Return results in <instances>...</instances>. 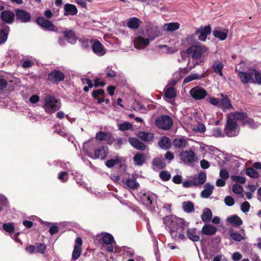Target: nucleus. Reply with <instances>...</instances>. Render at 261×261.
I'll return each mask as SVG.
<instances>
[{"instance_id":"14","label":"nucleus","mask_w":261,"mask_h":261,"mask_svg":"<svg viewBox=\"0 0 261 261\" xmlns=\"http://www.w3.org/2000/svg\"><path fill=\"white\" fill-rule=\"evenodd\" d=\"M211 33V28L210 26H206L197 30L195 32V35H198L199 40L204 42L206 41L207 36L210 35Z\"/></svg>"},{"instance_id":"62","label":"nucleus","mask_w":261,"mask_h":261,"mask_svg":"<svg viewBox=\"0 0 261 261\" xmlns=\"http://www.w3.org/2000/svg\"><path fill=\"white\" fill-rule=\"evenodd\" d=\"M59 179L63 182H65L68 179V174L66 172H61L58 175Z\"/></svg>"},{"instance_id":"64","label":"nucleus","mask_w":261,"mask_h":261,"mask_svg":"<svg viewBox=\"0 0 261 261\" xmlns=\"http://www.w3.org/2000/svg\"><path fill=\"white\" fill-rule=\"evenodd\" d=\"M224 201L225 204L229 206L233 205L234 203L233 198L229 196H227L225 197Z\"/></svg>"},{"instance_id":"51","label":"nucleus","mask_w":261,"mask_h":261,"mask_svg":"<svg viewBox=\"0 0 261 261\" xmlns=\"http://www.w3.org/2000/svg\"><path fill=\"white\" fill-rule=\"evenodd\" d=\"M232 190L236 194H241L243 191V188L242 186L235 184L232 186Z\"/></svg>"},{"instance_id":"43","label":"nucleus","mask_w":261,"mask_h":261,"mask_svg":"<svg viewBox=\"0 0 261 261\" xmlns=\"http://www.w3.org/2000/svg\"><path fill=\"white\" fill-rule=\"evenodd\" d=\"M9 31L8 27L0 30V44L4 43L7 40Z\"/></svg>"},{"instance_id":"7","label":"nucleus","mask_w":261,"mask_h":261,"mask_svg":"<svg viewBox=\"0 0 261 261\" xmlns=\"http://www.w3.org/2000/svg\"><path fill=\"white\" fill-rule=\"evenodd\" d=\"M97 238L99 240L100 243L106 245H110L107 248V251L110 252L114 251L113 244H115L113 237L108 233H101L97 235Z\"/></svg>"},{"instance_id":"40","label":"nucleus","mask_w":261,"mask_h":261,"mask_svg":"<svg viewBox=\"0 0 261 261\" xmlns=\"http://www.w3.org/2000/svg\"><path fill=\"white\" fill-rule=\"evenodd\" d=\"M145 158L144 154L142 153H137L134 156L135 164L138 166L142 165L145 162Z\"/></svg>"},{"instance_id":"20","label":"nucleus","mask_w":261,"mask_h":261,"mask_svg":"<svg viewBox=\"0 0 261 261\" xmlns=\"http://www.w3.org/2000/svg\"><path fill=\"white\" fill-rule=\"evenodd\" d=\"M48 79L49 81L56 82L62 81L64 79V74L59 70H54L48 74Z\"/></svg>"},{"instance_id":"46","label":"nucleus","mask_w":261,"mask_h":261,"mask_svg":"<svg viewBox=\"0 0 261 261\" xmlns=\"http://www.w3.org/2000/svg\"><path fill=\"white\" fill-rule=\"evenodd\" d=\"M153 164L159 168H163L165 166L163 160L160 158H156L153 161Z\"/></svg>"},{"instance_id":"1","label":"nucleus","mask_w":261,"mask_h":261,"mask_svg":"<svg viewBox=\"0 0 261 261\" xmlns=\"http://www.w3.org/2000/svg\"><path fill=\"white\" fill-rule=\"evenodd\" d=\"M164 224L168 228L172 238L176 241L185 240V227L189 226V223L183 219L173 216H166L164 219Z\"/></svg>"},{"instance_id":"15","label":"nucleus","mask_w":261,"mask_h":261,"mask_svg":"<svg viewBox=\"0 0 261 261\" xmlns=\"http://www.w3.org/2000/svg\"><path fill=\"white\" fill-rule=\"evenodd\" d=\"M82 242V240L81 238L76 239L74 249L72 253V259L76 260L80 257L81 254V246Z\"/></svg>"},{"instance_id":"32","label":"nucleus","mask_w":261,"mask_h":261,"mask_svg":"<svg viewBox=\"0 0 261 261\" xmlns=\"http://www.w3.org/2000/svg\"><path fill=\"white\" fill-rule=\"evenodd\" d=\"M141 21L136 17H133L127 22V27L130 29H137L140 24Z\"/></svg>"},{"instance_id":"25","label":"nucleus","mask_w":261,"mask_h":261,"mask_svg":"<svg viewBox=\"0 0 261 261\" xmlns=\"http://www.w3.org/2000/svg\"><path fill=\"white\" fill-rule=\"evenodd\" d=\"M137 136L141 140L150 142L152 141L153 139V134L149 132L141 131L138 133Z\"/></svg>"},{"instance_id":"38","label":"nucleus","mask_w":261,"mask_h":261,"mask_svg":"<svg viewBox=\"0 0 261 261\" xmlns=\"http://www.w3.org/2000/svg\"><path fill=\"white\" fill-rule=\"evenodd\" d=\"M194 181L196 183V186H201L203 185L206 180V173L204 172H200L197 178H193Z\"/></svg>"},{"instance_id":"44","label":"nucleus","mask_w":261,"mask_h":261,"mask_svg":"<svg viewBox=\"0 0 261 261\" xmlns=\"http://www.w3.org/2000/svg\"><path fill=\"white\" fill-rule=\"evenodd\" d=\"M227 221L237 226H240L242 224V220L237 216L229 217L227 219Z\"/></svg>"},{"instance_id":"55","label":"nucleus","mask_w":261,"mask_h":261,"mask_svg":"<svg viewBox=\"0 0 261 261\" xmlns=\"http://www.w3.org/2000/svg\"><path fill=\"white\" fill-rule=\"evenodd\" d=\"M230 236L232 239L238 242H240L244 239L241 234L237 232H232Z\"/></svg>"},{"instance_id":"3","label":"nucleus","mask_w":261,"mask_h":261,"mask_svg":"<svg viewBox=\"0 0 261 261\" xmlns=\"http://www.w3.org/2000/svg\"><path fill=\"white\" fill-rule=\"evenodd\" d=\"M94 143L91 141L86 142L83 145V149L85 151L87 155L94 159H100L101 160L104 159L108 153V149L107 147L101 146L96 149L94 153V156L91 152H90L89 147L90 146H93Z\"/></svg>"},{"instance_id":"10","label":"nucleus","mask_w":261,"mask_h":261,"mask_svg":"<svg viewBox=\"0 0 261 261\" xmlns=\"http://www.w3.org/2000/svg\"><path fill=\"white\" fill-rule=\"evenodd\" d=\"M151 40L141 36H137L134 39V47L137 49H145L148 46Z\"/></svg>"},{"instance_id":"54","label":"nucleus","mask_w":261,"mask_h":261,"mask_svg":"<svg viewBox=\"0 0 261 261\" xmlns=\"http://www.w3.org/2000/svg\"><path fill=\"white\" fill-rule=\"evenodd\" d=\"M119 162L120 161L118 158L115 159H111L107 161L106 165L109 168H112L114 167L116 164L119 163Z\"/></svg>"},{"instance_id":"61","label":"nucleus","mask_w":261,"mask_h":261,"mask_svg":"<svg viewBox=\"0 0 261 261\" xmlns=\"http://www.w3.org/2000/svg\"><path fill=\"white\" fill-rule=\"evenodd\" d=\"M208 102L213 106L219 107V105L220 104V98L211 97L209 98Z\"/></svg>"},{"instance_id":"17","label":"nucleus","mask_w":261,"mask_h":261,"mask_svg":"<svg viewBox=\"0 0 261 261\" xmlns=\"http://www.w3.org/2000/svg\"><path fill=\"white\" fill-rule=\"evenodd\" d=\"M176 96V93L175 89L172 87H167L165 88V97L166 100L171 103L172 105H175L174 100L172 99Z\"/></svg>"},{"instance_id":"24","label":"nucleus","mask_w":261,"mask_h":261,"mask_svg":"<svg viewBox=\"0 0 261 261\" xmlns=\"http://www.w3.org/2000/svg\"><path fill=\"white\" fill-rule=\"evenodd\" d=\"M92 48L94 53L99 56H103L106 53V49L99 41L93 43Z\"/></svg>"},{"instance_id":"6","label":"nucleus","mask_w":261,"mask_h":261,"mask_svg":"<svg viewBox=\"0 0 261 261\" xmlns=\"http://www.w3.org/2000/svg\"><path fill=\"white\" fill-rule=\"evenodd\" d=\"M228 118L232 119L236 122V120L242 121L244 125L249 126L251 128H256L258 126L257 124L254 123L253 119L248 118L245 113H230L228 116Z\"/></svg>"},{"instance_id":"33","label":"nucleus","mask_w":261,"mask_h":261,"mask_svg":"<svg viewBox=\"0 0 261 261\" xmlns=\"http://www.w3.org/2000/svg\"><path fill=\"white\" fill-rule=\"evenodd\" d=\"M214 36L221 40H224L226 39L228 35V30L221 31L220 30H216L213 31Z\"/></svg>"},{"instance_id":"27","label":"nucleus","mask_w":261,"mask_h":261,"mask_svg":"<svg viewBox=\"0 0 261 261\" xmlns=\"http://www.w3.org/2000/svg\"><path fill=\"white\" fill-rule=\"evenodd\" d=\"M173 144L176 148H183L188 145V140L185 138H177L173 140Z\"/></svg>"},{"instance_id":"4","label":"nucleus","mask_w":261,"mask_h":261,"mask_svg":"<svg viewBox=\"0 0 261 261\" xmlns=\"http://www.w3.org/2000/svg\"><path fill=\"white\" fill-rule=\"evenodd\" d=\"M43 108L45 112L48 114H52L59 109L61 107L60 102L55 97L48 95L44 100Z\"/></svg>"},{"instance_id":"23","label":"nucleus","mask_w":261,"mask_h":261,"mask_svg":"<svg viewBox=\"0 0 261 261\" xmlns=\"http://www.w3.org/2000/svg\"><path fill=\"white\" fill-rule=\"evenodd\" d=\"M128 141L131 145L137 149L143 150L146 148V146L145 144L136 138L130 137Z\"/></svg>"},{"instance_id":"35","label":"nucleus","mask_w":261,"mask_h":261,"mask_svg":"<svg viewBox=\"0 0 261 261\" xmlns=\"http://www.w3.org/2000/svg\"><path fill=\"white\" fill-rule=\"evenodd\" d=\"M196 40L195 35H189L181 40V45L187 46L195 43Z\"/></svg>"},{"instance_id":"41","label":"nucleus","mask_w":261,"mask_h":261,"mask_svg":"<svg viewBox=\"0 0 261 261\" xmlns=\"http://www.w3.org/2000/svg\"><path fill=\"white\" fill-rule=\"evenodd\" d=\"M152 196L147 194H143L141 197V201L143 204L149 206L152 203Z\"/></svg>"},{"instance_id":"8","label":"nucleus","mask_w":261,"mask_h":261,"mask_svg":"<svg viewBox=\"0 0 261 261\" xmlns=\"http://www.w3.org/2000/svg\"><path fill=\"white\" fill-rule=\"evenodd\" d=\"M224 131L228 137H232L238 135L239 128L234 120L228 118L227 124Z\"/></svg>"},{"instance_id":"30","label":"nucleus","mask_w":261,"mask_h":261,"mask_svg":"<svg viewBox=\"0 0 261 261\" xmlns=\"http://www.w3.org/2000/svg\"><path fill=\"white\" fill-rule=\"evenodd\" d=\"M214 186L209 183H206L204 186V189L202 191L201 196L203 198H208L212 194Z\"/></svg>"},{"instance_id":"50","label":"nucleus","mask_w":261,"mask_h":261,"mask_svg":"<svg viewBox=\"0 0 261 261\" xmlns=\"http://www.w3.org/2000/svg\"><path fill=\"white\" fill-rule=\"evenodd\" d=\"M231 178L233 181L242 184L246 182V178L243 176L232 175L231 176Z\"/></svg>"},{"instance_id":"28","label":"nucleus","mask_w":261,"mask_h":261,"mask_svg":"<svg viewBox=\"0 0 261 261\" xmlns=\"http://www.w3.org/2000/svg\"><path fill=\"white\" fill-rule=\"evenodd\" d=\"M223 66L222 62L219 60L215 61L212 65L215 72L221 76H223L222 69Z\"/></svg>"},{"instance_id":"48","label":"nucleus","mask_w":261,"mask_h":261,"mask_svg":"<svg viewBox=\"0 0 261 261\" xmlns=\"http://www.w3.org/2000/svg\"><path fill=\"white\" fill-rule=\"evenodd\" d=\"M246 172L248 176L254 178L258 177L259 175L258 173L252 168H247Z\"/></svg>"},{"instance_id":"16","label":"nucleus","mask_w":261,"mask_h":261,"mask_svg":"<svg viewBox=\"0 0 261 261\" xmlns=\"http://www.w3.org/2000/svg\"><path fill=\"white\" fill-rule=\"evenodd\" d=\"M14 13L10 10L3 11L1 14V19L6 23H12L14 20Z\"/></svg>"},{"instance_id":"45","label":"nucleus","mask_w":261,"mask_h":261,"mask_svg":"<svg viewBox=\"0 0 261 261\" xmlns=\"http://www.w3.org/2000/svg\"><path fill=\"white\" fill-rule=\"evenodd\" d=\"M126 184L129 188L132 189H136L139 187V184L136 180L132 179H128Z\"/></svg>"},{"instance_id":"2","label":"nucleus","mask_w":261,"mask_h":261,"mask_svg":"<svg viewBox=\"0 0 261 261\" xmlns=\"http://www.w3.org/2000/svg\"><path fill=\"white\" fill-rule=\"evenodd\" d=\"M238 76L243 84L251 83L261 84V73L256 70L250 69L247 72L239 71Z\"/></svg>"},{"instance_id":"59","label":"nucleus","mask_w":261,"mask_h":261,"mask_svg":"<svg viewBox=\"0 0 261 261\" xmlns=\"http://www.w3.org/2000/svg\"><path fill=\"white\" fill-rule=\"evenodd\" d=\"M250 204L247 201L244 202L241 205V211L244 213H247L250 209Z\"/></svg>"},{"instance_id":"42","label":"nucleus","mask_w":261,"mask_h":261,"mask_svg":"<svg viewBox=\"0 0 261 261\" xmlns=\"http://www.w3.org/2000/svg\"><path fill=\"white\" fill-rule=\"evenodd\" d=\"M64 33L65 37L69 43L73 44L76 42V39L73 31H66Z\"/></svg>"},{"instance_id":"36","label":"nucleus","mask_w":261,"mask_h":261,"mask_svg":"<svg viewBox=\"0 0 261 261\" xmlns=\"http://www.w3.org/2000/svg\"><path fill=\"white\" fill-rule=\"evenodd\" d=\"M182 207L184 212L187 213H190L194 211V204L190 201L184 202Z\"/></svg>"},{"instance_id":"5","label":"nucleus","mask_w":261,"mask_h":261,"mask_svg":"<svg viewBox=\"0 0 261 261\" xmlns=\"http://www.w3.org/2000/svg\"><path fill=\"white\" fill-rule=\"evenodd\" d=\"M187 52L191 56L192 58L199 59L202 56H207L209 51L205 46L193 45L188 48Z\"/></svg>"},{"instance_id":"34","label":"nucleus","mask_w":261,"mask_h":261,"mask_svg":"<svg viewBox=\"0 0 261 261\" xmlns=\"http://www.w3.org/2000/svg\"><path fill=\"white\" fill-rule=\"evenodd\" d=\"M159 145L162 149H168L171 146L170 140L167 137H163L159 142Z\"/></svg>"},{"instance_id":"31","label":"nucleus","mask_w":261,"mask_h":261,"mask_svg":"<svg viewBox=\"0 0 261 261\" xmlns=\"http://www.w3.org/2000/svg\"><path fill=\"white\" fill-rule=\"evenodd\" d=\"M212 212L208 208L204 209L202 214L201 216V218L204 222H208L212 218Z\"/></svg>"},{"instance_id":"49","label":"nucleus","mask_w":261,"mask_h":261,"mask_svg":"<svg viewBox=\"0 0 261 261\" xmlns=\"http://www.w3.org/2000/svg\"><path fill=\"white\" fill-rule=\"evenodd\" d=\"M4 230L9 233H12L14 230V226L12 223H4L3 225Z\"/></svg>"},{"instance_id":"58","label":"nucleus","mask_w":261,"mask_h":261,"mask_svg":"<svg viewBox=\"0 0 261 261\" xmlns=\"http://www.w3.org/2000/svg\"><path fill=\"white\" fill-rule=\"evenodd\" d=\"M84 81L86 82V84L88 85V87L85 86L84 88V90L85 92H87V91H88L89 89H91L93 87V84H92L91 81L90 80H89L88 79H82V82L84 84H85Z\"/></svg>"},{"instance_id":"11","label":"nucleus","mask_w":261,"mask_h":261,"mask_svg":"<svg viewBox=\"0 0 261 261\" xmlns=\"http://www.w3.org/2000/svg\"><path fill=\"white\" fill-rule=\"evenodd\" d=\"M156 126L163 129H169L172 125V120L168 116H162L155 122Z\"/></svg>"},{"instance_id":"21","label":"nucleus","mask_w":261,"mask_h":261,"mask_svg":"<svg viewBox=\"0 0 261 261\" xmlns=\"http://www.w3.org/2000/svg\"><path fill=\"white\" fill-rule=\"evenodd\" d=\"M187 236L188 238L193 242H197L199 240L200 237L196 228H189L187 230Z\"/></svg>"},{"instance_id":"37","label":"nucleus","mask_w":261,"mask_h":261,"mask_svg":"<svg viewBox=\"0 0 261 261\" xmlns=\"http://www.w3.org/2000/svg\"><path fill=\"white\" fill-rule=\"evenodd\" d=\"M204 77V74H199L198 73H192L187 76L184 81V84L189 83L192 81L199 80Z\"/></svg>"},{"instance_id":"12","label":"nucleus","mask_w":261,"mask_h":261,"mask_svg":"<svg viewBox=\"0 0 261 261\" xmlns=\"http://www.w3.org/2000/svg\"><path fill=\"white\" fill-rule=\"evenodd\" d=\"M190 94L193 98L199 100L204 98L206 96L207 92L201 87H195L190 90Z\"/></svg>"},{"instance_id":"9","label":"nucleus","mask_w":261,"mask_h":261,"mask_svg":"<svg viewBox=\"0 0 261 261\" xmlns=\"http://www.w3.org/2000/svg\"><path fill=\"white\" fill-rule=\"evenodd\" d=\"M180 160L186 165H191L196 160V154L192 150L182 151L179 154Z\"/></svg>"},{"instance_id":"39","label":"nucleus","mask_w":261,"mask_h":261,"mask_svg":"<svg viewBox=\"0 0 261 261\" xmlns=\"http://www.w3.org/2000/svg\"><path fill=\"white\" fill-rule=\"evenodd\" d=\"M163 28L167 31H174L179 29V24L178 22H171L164 24Z\"/></svg>"},{"instance_id":"53","label":"nucleus","mask_w":261,"mask_h":261,"mask_svg":"<svg viewBox=\"0 0 261 261\" xmlns=\"http://www.w3.org/2000/svg\"><path fill=\"white\" fill-rule=\"evenodd\" d=\"M196 183L195 181H194V178H192L191 180H188L185 181L182 183V186L184 188H189L192 186H196Z\"/></svg>"},{"instance_id":"63","label":"nucleus","mask_w":261,"mask_h":261,"mask_svg":"<svg viewBox=\"0 0 261 261\" xmlns=\"http://www.w3.org/2000/svg\"><path fill=\"white\" fill-rule=\"evenodd\" d=\"M46 248V245L43 243L39 244L37 246V248H36V251L37 252H39L40 253H43L45 252Z\"/></svg>"},{"instance_id":"52","label":"nucleus","mask_w":261,"mask_h":261,"mask_svg":"<svg viewBox=\"0 0 261 261\" xmlns=\"http://www.w3.org/2000/svg\"><path fill=\"white\" fill-rule=\"evenodd\" d=\"M46 224L50 226V227L49 229V232L51 235H53L58 232V227L54 224L47 222Z\"/></svg>"},{"instance_id":"26","label":"nucleus","mask_w":261,"mask_h":261,"mask_svg":"<svg viewBox=\"0 0 261 261\" xmlns=\"http://www.w3.org/2000/svg\"><path fill=\"white\" fill-rule=\"evenodd\" d=\"M217 228L211 224H205L201 229L202 234L206 236H212L217 232Z\"/></svg>"},{"instance_id":"13","label":"nucleus","mask_w":261,"mask_h":261,"mask_svg":"<svg viewBox=\"0 0 261 261\" xmlns=\"http://www.w3.org/2000/svg\"><path fill=\"white\" fill-rule=\"evenodd\" d=\"M36 22L42 28L48 31H57L55 26L49 21L43 17H39L36 19Z\"/></svg>"},{"instance_id":"19","label":"nucleus","mask_w":261,"mask_h":261,"mask_svg":"<svg viewBox=\"0 0 261 261\" xmlns=\"http://www.w3.org/2000/svg\"><path fill=\"white\" fill-rule=\"evenodd\" d=\"M222 98H220V104L219 107L222 110L225 111L232 108L230 101L226 95L221 94Z\"/></svg>"},{"instance_id":"56","label":"nucleus","mask_w":261,"mask_h":261,"mask_svg":"<svg viewBox=\"0 0 261 261\" xmlns=\"http://www.w3.org/2000/svg\"><path fill=\"white\" fill-rule=\"evenodd\" d=\"M160 177L162 180L167 181L170 178L171 175L168 172L164 171L160 173Z\"/></svg>"},{"instance_id":"47","label":"nucleus","mask_w":261,"mask_h":261,"mask_svg":"<svg viewBox=\"0 0 261 261\" xmlns=\"http://www.w3.org/2000/svg\"><path fill=\"white\" fill-rule=\"evenodd\" d=\"M118 126L120 130L124 131L132 128V124L130 123L124 122L122 123H119Z\"/></svg>"},{"instance_id":"18","label":"nucleus","mask_w":261,"mask_h":261,"mask_svg":"<svg viewBox=\"0 0 261 261\" xmlns=\"http://www.w3.org/2000/svg\"><path fill=\"white\" fill-rule=\"evenodd\" d=\"M16 17L17 20H19L22 22H28L31 19V15L30 13L25 10L21 9H18L16 11Z\"/></svg>"},{"instance_id":"57","label":"nucleus","mask_w":261,"mask_h":261,"mask_svg":"<svg viewBox=\"0 0 261 261\" xmlns=\"http://www.w3.org/2000/svg\"><path fill=\"white\" fill-rule=\"evenodd\" d=\"M196 124H197L196 123ZM194 128H195V130H193L194 132H199L202 133L204 132L205 130V127L202 123H198L197 126H194Z\"/></svg>"},{"instance_id":"29","label":"nucleus","mask_w":261,"mask_h":261,"mask_svg":"<svg viewBox=\"0 0 261 261\" xmlns=\"http://www.w3.org/2000/svg\"><path fill=\"white\" fill-rule=\"evenodd\" d=\"M195 124L196 122L192 119L190 118H188L187 120H184L182 122L183 127L189 132L195 130V128H194Z\"/></svg>"},{"instance_id":"60","label":"nucleus","mask_w":261,"mask_h":261,"mask_svg":"<svg viewBox=\"0 0 261 261\" xmlns=\"http://www.w3.org/2000/svg\"><path fill=\"white\" fill-rule=\"evenodd\" d=\"M159 49V51L162 54H168L169 47L166 45H159L158 46Z\"/></svg>"},{"instance_id":"22","label":"nucleus","mask_w":261,"mask_h":261,"mask_svg":"<svg viewBox=\"0 0 261 261\" xmlns=\"http://www.w3.org/2000/svg\"><path fill=\"white\" fill-rule=\"evenodd\" d=\"M64 15H75L78 11L76 6L70 4H66L64 6Z\"/></svg>"}]
</instances>
